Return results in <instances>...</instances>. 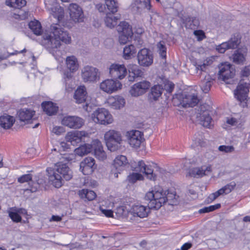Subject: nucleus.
<instances>
[{"mask_svg": "<svg viewBox=\"0 0 250 250\" xmlns=\"http://www.w3.org/2000/svg\"><path fill=\"white\" fill-rule=\"evenodd\" d=\"M41 43L54 56L55 50L61 45V42L66 44L71 42V37L66 31H64L58 24L50 26L49 31H46L42 35Z\"/></svg>", "mask_w": 250, "mask_h": 250, "instance_id": "f257e3e1", "label": "nucleus"}, {"mask_svg": "<svg viewBox=\"0 0 250 250\" xmlns=\"http://www.w3.org/2000/svg\"><path fill=\"white\" fill-rule=\"evenodd\" d=\"M145 198L148 202V208L141 205L133 206L131 212L134 216L145 218L147 216L150 209H158L167 200L166 192H164L162 189L148 191Z\"/></svg>", "mask_w": 250, "mask_h": 250, "instance_id": "f03ea898", "label": "nucleus"}, {"mask_svg": "<svg viewBox=\"0 0 250 250\" xmlns=\"http://www.w3.org/2000/svg\"><path fill=\"white\" fill-rule=\"evenodd\" d=\"M49 180L56 188H60L63 181H69L73 177L72 171L65 164L57 163L54 170L47 168Z\"/></svg>", "mask_w": 250, "mask_h": 250, "instance_id": "7ed1b4c3", "label": "nucleus"}, {"mask_svg": "<svg viewBox=\"0 0 250 250\" xmlns=\"http://www.w3.org/2000/svg\"><path fill=\"white\" fill-rule=\"evenodd\" d=\"M104 139L106 145L110 151H115L120 148L122 138L120 132L115 130H109L105 133Z\"/></svg>", "mask_w": 250, "mask_h": 250, "instance_id": "20e7f679", "label": "nucleus"}, {"mask_svg": "<svg viewBox=\"0 0 250 250\" xmlns=\"http://www.w3.org/2000/svg\"><path fill=\"white\" fill-rule=\"evenodd\" d=\"M93 121L97 124L106 125L113 121L112 115L104 108H98L92 114Z\"/></svg>", "mask_w": 250, "mask_h": 250, "instance_id": "39448f33", "label": "nucleus"}, {"mask_svg": "<svg viewBox=\"0 0 250 250\" xmlns=\"http://www.w3.org/2000/svg\"><path fill=\"white\" fill-rule=\"evenodd\" d=\"M196 119L197 122L204 127L210 128L213 126L212 119L206 105H201L198 107Z\"/></svg>", "mask_w": 250, "mask_h": 250, "instance_id": "423d86ee", "label": "nucleus"}, {"mask_svg": "<svg viewBox=\"0 0 250 250\" xmlns=\"http://www.w3.org/2000/svg\"><path fill=\"white\" fill-rule=\"evenodd\" d=\"M131 167L134 171L145 173L150 180H154L156 179V175L154 172L152 166L146 165L143 161H139L137 164H132Z\"/></svg>", "mask_w": 250, "mask_h": 250, "instance_id": "0eeeda50", "label": "nucleus"}, {"mask_svg": "<svg viewBox=\"0 0 250 250\" xmlns=\"http://www.w3.org/2000/svg\"><path fill=\"white\" fill-rule=\"evenodd\" d=\"M240 43V37L238 34H234L231 38L216 47V50L220 53H224L227 50L235 49Z\"/></svg>", "mask_w": 250, "mask_h": 250, "instance_id": "6e6552de", "label": "nucleus"}, {"mask_svg": "<svg viewBox=\"0 0 250 250\" xmlns=\"http://www.w3.org/2000/svg\"><path fill=\"white\" fill-rule=\"evenodd\" d=\"M109 74L114 79L122 80L127 74V69L124 64L112 63L109 67Z\"/></svg>", "mask_w": 250, "mask_h": 250, "instance_id": "1a4fd4ad", "label": "nucleus"}, {"mask_svg": "<svg viewBox=\"0 0 250 250\" xmlns=\"http://www.w3.org/2000/svg\"><path fill=\"white\" fill-rule=\"evenodd\" d=\"M151 7L150 0H133L130 6L132 12L141 14L146 10H149Z\"/></svg>", "mask_w": 250, "mask_h": 250, "instance_id": "9d476101", "label": "nucleus"}, {"mask_svg": "<svg viewBox=\"0 0 250 250\" xmlns=\"http://www.w3.org/2000/svg\"><path fill=\"white\" fill-rule=\"evenodd\" d=\"M84 123V120L76 116H67L63 118L62 124L70 128H80Z\"/></svg>", "mask_w": 250, "mask_h": 250, "instance_id": "9b49d317", "label": "nucleus"}, {"mask_svg": "<svg viewBox=\"0 0 250 250\" xmlns=\"http://www.w3.org/2000/svg\"><path fill=\"white\" fill-rule=\"evenodd\" d=\"M122 83L118 80L107 79L100 84V88L107 93H113L122 88Z\"/></svg>", "mask_w": 250, "mask_h": 250, "instance_id": "f8f14e48", "label": "nucleus"}, {"mask_svg": "<svg viewBox=\"0 0 250 250\" xmlns=\"http://www.w3.org/2000/svg\"><path fill=\"white\" fill-rule=\"evenodd\" d=\"M249 87V83L244 82L243 80L240 81L234 93L235 97L239 101L242 102L247 100Z\"/></svg>", "mask_w": 250, "mask_h": 250, "instance_id": "ddd939ff", "label": "nucleus"}, {"mask_svg": "<svg viewBox=\"0 0 250 250\" xmlns=\"http://www.w3.org/2000/svg\"><path fill=\"white\" fill-rule=\"evenodd\" d=\"M138 63L142 66H149L153 63V56L150 51L146 48L140 50L137 55Z\"/></svg>", "mask_w": 250, "mask_h": 250, "instance_id": "4468645a", "label": "nucleus"}, {"mask_svg": "<svg viewBox=\"0 0 250 250\" xmlns=\"http://www.w3.org/2000/svg\"><path fill=\"white\" fill-rule=\"evenodd\" d=\"M70 19L75 22L83 21L84 15L82 8L76 3H71L68 7Z\"/></svg>", "mask_w": 250, "mask_h": 250, "instance_id": "2eb2a0df", "label": "nucleus"}, {"mask_svg": "<svg viewBox=\"0 0 250 250\" xmlns=\"http://www.w3.org/2000/svg\"><path fill=\"white\" fill-rule=\"evenodd\" d=\"M219 76L224 81L232 78L235 75L234 67L228 62L222 63L219 66Z\"/></svg>", "mask_w": 250, "mask_h": 250, "instance_id": "dca6fc26", "label": "nucleus"}, {"mask_svg": "<svg viewBox=\"0 0 250 250\" xmlns=\"http://www.w3.org/2000/svg\"><path fill=\"white\" fill-rule=\"evenodd\" d=\"M150 86V83L146 81L134 84L130 88L129 93L134 97H138L146 93Z\"/></svg>", "mask_w": 250, "mask_h": 250, "instance_id": "f3484780", "label": "nucleus"}, {"mask_svg": "<svg viewBox=\"0 0 250 250\" xmlns=\"http://www.w3.org/2000/svg\"><path fill=\"white\" fill-rule=\"evenodd\" d=\"M127 163L126 157L124 155H119L116 157L113 164L111 174L115 178H118V174L124 169V166Z\"/></svg>", "mask_w": 250, "mask_h": 250, "instance_id": "a211bd4d", "label": "nucleus"}, {"mask_svg": "<svg viewBox=\"0 0 250 250\" xmlns=\"http://www.w3.org/2000/svg\"><path fill=\"white\" fill-rule=\"evenodd\" d=\"M99 75L98 70L92 66H85L82 70V78L84 82H94Z\"/></svg>", "mask_w": 250, "mask_h": 250, "instance_id": "6ab92c4d", "label": "nucleus"}, {"mask_svg": "<svg viewBox=\"0 0 250 250\" xmlns=\"http://www.w3.org/2000/svg\"><path fill=\"white\" fill-rule=\"evenodd\" d=\"M48 2L49 3H45L46 8L58 21L62 20L64 16L63 9L56 2L55 0H50Z\"/></svg>", "mask_w": 250, "mask_h": 250, "instance_id": "aec40b11", "label": "nucleus"}, {"mask_svg": "<svg viewBox=\"0 0 250 250\" xmlns=\"http://www.w3.org/2000/svg\"><path fill=\"white\" fill-rule=\"evenodd\" d=\"M80 170L84 175L91 174L96 168L95 161L92 157H86L80 165Z\"/></svg>", "mask_w": 250, "mask_h": 250, "instance_id": "412c9836", "label": "nucleus"}, {"mask_svg": "<svg viewBox=\"0 0 250 250\" xmlns=\"http://www.w3.org/2000/svg\"><path fill=\"white\" fill-rule=\"evenodd\" d=\"M143 139V133L139 130H132L128 133V143L132 147H140Z\"/></svg>", "mask_w": 250, "mask_h": 250, "instance_id": "4be33fe9", "label": "nucleus"}, {"mask_svg": "<svg viewBox=\"0 0 250 250\" xmlns=\"http://www.w3.org/2000/svg\"><path fill=\"white\" fill-rule=\"evenodd\" d=\"M87 133L85 131H75L67 133L66 139L67 142H70L71 145L75 146L81 142L82 138L85 137Z\"/></svg>", "mask_w": 250, "mask_h": 250, "instance_id": "5701e85b", "label": "nucleus"}, {"mask_svg": "<svg viewBox=\"0 0 250 250\" xmlns=\"http://www.w3.org/2000/svg\"><path fill=\"white\" fill-rule=\"evenodd\" d=\"M211 171V167L210 165L207 167H196L191 169L189 171V174L191 177L199 178L208 175Z\"/></svg>", "mask_w": 250, "mask_h": 250, "instance_id": "b1692460", "label": "nucleus"}, {"mask_svg": "<svg viewBox=\"0 0 250 250\" xmlns=\"http://www.w3.org/2000/svg\"><path fill=\"white\" fill-rule=\"evenodd\" d=\"M95 157L100 160H104L106 158V153L103 149L101 142L98 140L92 142V150Z\"/></svg>", "mask_w": 250, "mask_h": 250, "instance_id": "393cba45", "label": "nucleus"}, {"mask_svg": "<svg viewBox=\"0 0 250 250\" xmlns=\"http://www.w3.org/2000/svg\"><path fill=\"white\" fill-rule=\"evenodd\" d=\"M120 15L115 14V13H107L104 19L105 25L112 28L117 25L118 21L120 19Z\"/></svg>", "mask_w": 250, "mask_h": 250, "instance_id": "a878e982", "label": "nucleus"}, {"mask_svg": "<svg viewBox=\"0 0 250 250\" xmlns=\"http://www.w3.org/2000/svg\"><path fill=\"white\" fill-rule=\"evenodd\" d=\"M128 72L129 73L128 79L129 81L133 82L135 78L141 77L143 75V72L136 64H130L128 66Z\"/></svg>", "mask_w": 250, "mask_h": 250, "instance_id": "bb28decb", "label": "nucleus"}, {"mask_svg": "<svg viewBox=\"0 0 250 250\" xmlns=\"http://www.w3.org/2000/svg\"><path fill=\"white\" fill-rule=\"evenodd\" d=\"M87 92L86 88L84 86H80L77 90L74 95V98L76 100V102L78 104L82 103L86 101L87 97Z\"/></svg>", "mask_w": 250, "mask_h": 250, "instance_id": "cd10ccee", "label": "nucleus"}, {"mask_svg": "<svg viewBox=\"0 0 250 250\" xmlns=\"http://www.w3.org/2000/svg\"><path fill=\"white\" fill-rule=\"evenodd\" d=\"M34 114V111L24 108L19 111L18 117L21 121L29 123Z\"/></svg>", "mask_w": 250, "mask_h": 250, "instance_id": "c85d7f7f", "label": "nucleus"}, {"mask_svg": "<svg viewBox=\"0 0 250 250\" xmlns=\"http://www.w3.org/2000/svg\"><path fill=\"white\" fill-rule=\"evenodd\" d=\"M163 91V86L161 85L157 84L153 86L151 91L148 94V99L150 102L156 101L158 100L159 97L161 96Z\"/></svg>", "mask_w": 250, "mask_h": 250, "instance_id": "c756f323", "label": "nucleus"}, {"mask_svg": "<svg viewBox=\"0 0 250 250\" xmlns=\"http://www.w3.org/2000/svg\"><path fill=\"white\" fill-rule=\"evenodd\" d=\"M199 101L197 95L195 94L185 95L183 100L184 106L186 107H193L198 103Z\"/></svg>", "mask_w": 250, "mask_h": 250, "instance_id": "7c9ffc66", "label": "nucleus"}, {"mask_svg": "<svg viewBox=\"0 0 250 250\" xmlns=\"http://www.w3.org/2000/svg\"><path fill=\"white\" fill-rule=\"evenodd\" d=\"M43 111L48 115H52L57 113L58 107L52 102H45L42 104Z\"/></svg>", "mask_w": 250, "mask_h": 250, "instance_id": "2f4dec72", "label": "nucleus"}, {"mask_svg": "<svg viewBox=\"0 0 250 250\" xmlns=\"http://www.w3.org/2000/svg\"><path fill=\"white\" fill-rule=\"evenodd\" d=\"M13 116L5 115L0 117V125L4 129L10 128L15 123Z\"/></svg>", "mask_w": 250, "mask_h": 250, "instance_id": "473e14b6", "label": "nucleus"}, {"mask_svg": "<svg viewBox=\"0 0 250 250\" xmlns=\"http://www.w3.org/2000/svg\"><path fill=\"white\" fill-rule=\"evenodd\" d=\"M92 151V144H85L83 145L80 146L79 147L75 149V153L79 155L82 156L87 154Z\"/></svg>", "mask_w": 250, "mask_h": 250, "instance_id": "72a5a7b5", "label": "nucleus"}, {"mask_svg": "<svg viewBox=\"0 0 250 250\" xmlns=\"http://www.w3.org/2000/svg\"><path fill=\"white\" fill-rule=\"evenodd\" d=\"M67 68L71 71L74 72L78 68V63L77 59L74 56L67 57L66 59Z\"/></svg>", "mask_w": 250, "mask_h": 250, "instance_id": "f704fd0d", "label": "nucleus"}, {"mask_svg": "<svg viewBox=\"0 0 250 250\" xmlns=\"http://www.w3.org/2000/svg\"><path fill=\"white\" fill-rule=\"evenodd\" d=\"M212 80L209 75H207L205 76L204 80L201 82L200 87L203 91L205 93H208L212 85Z\"/></svg>", "mask_w": 250, "mask_h": 250, "instance_id": "c9c22d12", "label": "nucleus"}, {"mask_svg": "<svg viewBox=\"0 0 250 250\" xmlns=\"http://www.w3.org/2000/svg\"><path fill=\"white\" fill-rule=\"evenodd\" d=\"M117 31L119 33H127L128 35H133L132 28L126 21H122L116 27Z\"/></svg>", "mask_w": 250, "mask_h": 250, "instance_id": "e433bc0d", "label": "nucleus"}, {"mask_svg": "<svg viewBox=\"0 0 250 250\" xmlns=\"http://www.w3.org/2000/svg\"><path fill=\"white\" fill-rule=\"evenodd\" d=\"M79 195L81 198L86 199L88 201H92L96 197V194L93 191L87 189H83L79 190Z\"/></svg>", "mask_w": 250, "mask_h": 250, "instance_id": "4c0bfd02", "label": "nucleus"}, {"mask_svg": "<svg viewBox=\"0 0 250 250\" xmlns=\"http://www.w3.org/2000/svg\"><path fill=\"white\" fill-rule=\"evenodd\" d=\"M185 24L187 28L195 29L199 27L200 21L199 19L196 17H189L186 19Z\"/></svg>", "mask_w": 250, "mask_h": 250, "instance_id": "58836bf2", "label": "nucleus"}, {"mask_svg": "<svg viewBox=\"0 0 250 250\" xmlns=\"http://www.w3.org/2000/svg\"><path fill=\"white\" fill-rule=\"evenodd\" d=\"M28 26L29 28L36 35H40L42 33V27L41 23L38 21H31Z\"/></svg>", "mask_w": 250, "mask_h": 250, "instance_id": "ea45409f", "label": "nucleus"}, {"mask_svg": "<svg viewBox=\"0 0 250 250\" xmlns=\"http://www.w3.org/2000/svg\"><path fill=\"white\" fill-rule=\"evenodd\" d=\"M108 13H116L118 10L119 4L115 0H104Z\"/></svg>", "mask_w": 250, "mask_h": 250, "instance_id": "a19ab883", "label": "nucleus"}, {"mask_svg": "<svg viewBox=\"0 0 250 250\" xmlns=\"http://www.w3.org/2000/svg\"><path fill=\"white\" fill-rule=\"evenodd\" d=\"M6 4L15 8H21L26 5L25 0H6Z\"/></svg>", "mask_w": 250, "mask_h": 250, "instance_id": "79ce46f5", "label": "nucleus"}, {"mask_svg": "<svg viewBox=\"0 0 250 250\" xmlns=\"http://www.w3.org/2000/svg\"><path fill=\"white\" fill-rule=\"evenodd\" d=\"M136 53L135 48L133 45H129L125 46L124 49L123 54L125 59H129Z\"/></svg>", "mask_w": 250, "mask_h": 250, "instance_id": "37998d69", "label": "nucleus"}, {"mask_svg": "<svg viewBox=\"0 0 250 250\" xmlns=\"http://www.w3.org/2000/svg\"><path fill=\"white\" fill-rule=\"evenodd\" d=\"M193 143L192 145V146L194 147L197 146H203L205 144L201 133H198L195 134L193 138Z\"/></svg>", "mask_w": 250, "mask_h": 250, "instance_id": "c03bdc74", "label": "nucleus"}, {"mask_svg": "<svg viewBox=\"0 0 250 250\" xmlns=\"http://www.w3.org/2000/svg\"><path fill=\"white\" fill-rule=\"evenodd\" d=\"M233 60L234 62L240 64L245 61V58L244 55L239 50H237L235 51L233 55Z\"/></svg>", "mask_w": 250, "mask_h": 250, "instance_id": "a18cd8bd", "label": "nucleus"}, {"mask_svg": "<svg viewBox=\"0 0 250 250\" xmlns=\"http://www.w3.org/2000/svg\"><path fill=\"white\" fill-rule=\"evenodd\" d=\"M158 52L162 58L166 59L167 56V47L163 41L159 42L157 44Z\"/></svg>", "mask_w": 250, "mask_h": 250, "instance_id": "49530a36", "label": "nucleus"}, {"mask_svg": "<svg viewBox=\"0 0 250 250\" xmlns=\"http://www.w3.org/2000/svg\"><path fill=\"white\" fill-rule=\"evenodd\" d=\"M235 186V182L232 181L220 188V189L222 190L223 194H227L229 193L234 188Z\"/></svg>", "mask_w": 250, "mask_h": 250, "instance_id": "de8ad7c7", "label": "nucleus"}, {"mask_svg": "<svg viewBox=\"0 0 250 250\" xmlns=\"http://www.w3.org/2000/svg\"><path fill=\"white\" fill-rule=\"evenodd\" d=\"M143 177L142 174L138 173H132L129 175L127 177V180L130 183H134L137 180H142Z\"/></svg>", "mask_w": 250, "mask_h": 250, "instance_id": "09e8293b", "label": "nucleus"}, {"mask_svg": "<svg viewBox=\"0 0 250 250\" xmlns=\"http://www.w3.org/2000/svg\"><path fill=\"white\" fill-rule=\"evenodd\" d=\"M221 207L220 204H217L215 205H211L208 207H204L199 210L200 213H207L213 211Z\"/></svg>", "mask_w": 250, "mask_h": 250, "instance_id": "8fccbe9b", "label": "nucleus"}, {"mask_svg": "<svg viewBox=\"0 0 250 250\" xmlns=\"http://www.w3.org/2000/svg\"><path fill=\"white\" fill-rule=\"evenodd\" d=\"M120 35L119 37V42L121 44H125L129 40V38L131 37L132 35H128L127 33H125V34L123 33H119Z\"/></svg>", "mask_w": 250, "mask_h": 250, "instance_id": "3c124183", "label": "nucleus"}, {"mask_svg": "<svg viewBox=\"0 0 250 250\" xmlns=\"http://www.w3.org/2000/svg\"><path fill=\"white\" fill-rule=\"evenodd\" d=\"M28 12L22 10H20L18 14H14V17L16 19L23 20L27 19L28 17Z\"/></svg>", "mask_w": 250, "mask_h": 250, "instance_id": "603ef678", "label": "nucleus"}, {"mask_svg": "<svg viewBox=\"0 0 250 250\" xmlns=\"http://www.w3.org/2000/svg\"><path fill=\"white\" fill-rule=\"evenodd\" d=\"M218 150L220 151L228 153H231L234 151V147L232 146H220L218 147Z\"/></svg>", "mask_w": 250, "mask_h": 250, "instance_id": "864d4df0", "label": "nucleus"}, {"mask_svg": "<svg viewBox=\"0 0 250 250\" xmlns=\"http://www.w3.org/2000/svg\"><path fill=\"white\" fill-rule=\"evenodd\" d=\"M32 176L31 174H24L19 177L18 179V181L21 183L29 182V184L30 185L32 183Z\"/></svg>", "mask_w": 250, "mask_h": 250, "instance_id": "5fc2aeb1", "label": "nucleus"}, {"mask_svg": "<svg viewBox=\"0 0 250 250\" xmlns=\"http://www.w3.org/2000/svg\"><path fill=\"white\" fill-rule=\"evenodd\" d=\"M9 216L15 222H20L21 221V217L17 211H9Z\"/></svg>", "mask_w": 250, "mask_h": 250, "instance_id": "6e6d98bb", "label": "nucleus"}, {"mask_svg": "<svg viewBox=\"0 0 250 250\" xmlns=\"http://www.w3.org/2000/svg\"><path fill=\"white\" fill-rule=\"evenodd\" d=\"M26 51V49L24 48V49L21 50V51H18L16 50L14 52H12V53L8 52L7 55H6L5 56H0V61L7 58L8 57H9L10 56L17 55L19 53H23L24 52H25Z\"/></svg>", "mask_w": 250, "mask_h": 250, "instance_id": "4d7b16f0", "label": "nucleus"}, {"mask_svg": "<svg viewBox=\"0 0 250 250\" xmlns=\"http://www.w3.org/2000/svg\"><path fill=\"white\" fill-rule=\"evenodd\" d=\"M96 9L100 12H104L106 14L108 13V10L107 9V7L105 4H103L101 3L97 4L96 5Z\"/></svg>", "mask_w": 250, "mask_h": 250, "instance_id": "13d9d810", "label": "nucleus"}, {"mask_svg": "<svg viewBox=\"0 0 250 250\" xmlns=\"http://www.w3.org/2000/svg\"><path fill=\"white\" fill-rule=\"evenodd\" d=\"M242 77H248L250 75V65L245 67L241 71Z\"/></svg>", "mask_w": 250, "mask_h": 250, "instance_id": "bf43d9fd", "label": "nucleus"}, {"mask_svg": "<svg viewBox=\"0 0 250 250\" xmlns=\"http://www.w3.org/2000/svg\"><path fill=\"white\" fill-rule=\"evenodd\" d=\"M64 132V129L62 126H55L52 129V132L56 135H59Z\"/></svg>", "mask_w": 250, "mask_h": 250, "instance_id": "052dcab7", "label": "nucleus"}, {"mask_svg": "<svg viewBox=\"0 0 250 250\" xmlns=\"http://www.w3.org/2000/svg\"><path fill=\"white\" fill-rule=\"evenodd\" d=\"M176 0H163L162 3L166 8L172 7Z\"/></svg>", "mask_w": 250, "mask_h": 250, "instance_id": "680f3d73", "label": "nucleus"}, {"mask_svg": "<svg viewBox=\"0 0 250 250\" xmlns=\"http://www.w3.org/2000/svg\"><path fill=\"white\" fill-rule=\"evenodd\" d=\"M100 210L101 212L105 215L106 217H113V211L110 209H104L103 208H101Z\"/></svg>", "mask_w": 250, "mask_h": 250, "instance_id": "e2e57ef3", "label": "nucleus"}, {"mask_svg": "<svg viewBox=\"0 0 250 250\" xmlns=\"http://www.w3.org/2000/svg\"><path fill=\"white\" fill-rule=\"evenodd\" d=\"M194 34L198 37L200 40H203L205 37L204 32L202 30H195Z\"/></svg>", "mask_w": 250, "mask_h": 250, "instance_id": "0e129e2a", "label": "nucleus"}, {"mask_svg": "<svg viewBox=\"0 0 250 250\" xmlns=\"http://www.w3.org/2000/svg\"><path fill=\"white\" fill-rule=\"evenodd\" d=\"M174 87V84L171 82H168L167 84L166 85V88L169 92H171Z\"/></svg>", "mask_w": 250, "mask_h": 250, "instance_id": "69168bd1", "label": "nucleus"}, {"mask_svg": "<svg viewBox=\"0 0 250 250\" xmlns=\"http://www.w3.org/2000/svg\"><path fill=\"white\" fill-rule=\"evenodd\" d=\"M117 211L116 213L117 214L118 217H120L123 215L124 213V209L123 207H120L117 208Z\"/></svg>", "mask_w": 250, "mask_h": 250, "instance_id": "338daca9", "label": "nucleus"}, {"mask_svg": "<svg viewBox=\"0 0 250 250\" xmlns=\"http://www.w3.org/2000/svg\"><path fill=\"white\" fill-rule=\"evenodd\" d=\"M192 246V244L190 243H186L181 247V250H188Z\"/></svg>", "mask_w": 250, "mask_h": 250, "instance_id": "774afa93", "label": "nucleus"}]
</instances>
